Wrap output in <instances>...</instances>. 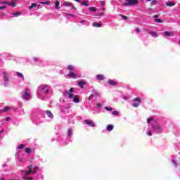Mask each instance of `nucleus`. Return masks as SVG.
I'll list each match as a JSON object with an SVG mask.
<instances>
[{"label": "nucleus", "mask_w": 180, "mask_h": 180, "mask_svg": "<svg viewBox=\"0 0 180 180\" xmlns=\"http://www.w3.org/2000/svg\"><path fill=\"white\" fill-rule=\"evenodd\" d=\"M6 6H0V11H4V9H6Z\"/></svg>", "instance_id": "obj_47"}, {"label": "nucleus", "mask_w": 180, "mask_h": 180, "mask_svg": "<svg viewBox=\"0 0 180 180\" xmlns=\"http://www.w3.org/2000/svg\"><path fill=\"white\" fill-rule=\"evenodd\" d=\"M172 163L174 164V165H175V167H176L178 165V164L176 163V160L174 159L172 160Z\"/></svg>", "instance_id": "obj_37"}, {"label": "nucleus", "mask_w": 180, "mask_h": 180, "mask_svg": "<svg viewBox=\"0 0 180 180\" xmlns=\"http://www.w3.org/2000/svg\"><path fill=\"white\" fill-rule=\"evenodd\" d=\"M154 18H158V15H155Z\"/></svg>", "instance_id": "obj_62"}, {"label": "nucleus", "mask_w": 180, "mask_h": 180, "mask_svg": "<svg viewBox=\"0 0 180 180\" xmlns=\"http://www.w3.org/2000/svg\"><path fill=\"white\" fill-rule=\"evenodd\" d=\"M105 13H100L99 16H103Z\"/></svg>", "instance_id": "obj_53"}, {"label": "nucleus", "mask_w": 180, "mask_h": 180, "mask_svg": "<svg viewBox=\"0 0 180 180\" xmlns=\"http://www.w3.org/2000/svg\"><path fill=\"white\" fill-rule=\"evenodd\" d=\"M84 123L86 124H88L90 127H96V124H95V122L91 120H84Z\"/></svg>", "instance_id": "obj_10"}, {"label": "nucleus", "mask_w": 180, "mask_h": 180, "mask_svg": "<svg viewBox=\"0 0 180 180\" xmlns=\"http://www.w3.org/2000/svg\"><path fill=\"white\" fill-rule=\"evenodd\" d=\"M37 8H38V9H39V8H40V5H39V6H37Z\"/></svg>", "instance_id": "obj_60"}, {"label": "nucleus", "mask_w": 180, "mask_h": 180, "mask_svg": "<svg viewBox=\"0 0 180 180\" xmlns=\"http://www.w3.org/2000/svg\"><path fill=\"white\" fill-rule=\"evenodd\" d=\"M60 1H56V2H55V8H56V9H60Z\"/></svg>", "instance_id": "obj_25"}, {"label": "nucleus", "mask_w": 180, "mask_h": 180, "mask_svg": "<svg viewBox=\"0 0 180 180\" xmlns=\"http://www.w3.org/2000/svg\"><path fill=\"white\" fill-rule=\"evenodd\" d=\"M149 34H150L151 37H153V39H156V37H158V34L155 32H150Z\"/></svg>", "instance_id": "obj_15"}, {"label": "nucleus", "mask_w": 180, "mask_h": 180, "mask_svg": "<svg viewBox=\"0 0 180 180\" xmlns=\"http://www.w3.org/2000/svg\"><path fill=\"white\" fill-rule=\"evenodd\" d=\"M11 110V107L9 106H6L2 110V112H9Z\"/></svg>", "instance_id": "obj_26"}, {"label": "nucleus", "mask_w": 180, "mask_h": 180, "mask_svg": "<svg viewBox=\"0 0 180 180\" xmlns=\"http://www.w3.org/2000/svg\"><path fill=\"white\" fill-rule=\"evenodd\" d=\"M79 24L83 26H85V25H88V21H86L85 20H82V21L79 22Z\"/></svg>", "instance_id": "obj_22"}, {"label": "nucleus", "mask_w": 180, "mask_h": 180, "mask_svg": "<svg viewBox=\"0 0 180 180\" xmlns=\"http://www.w3.org/2000/svg\"><path fill=\"white\" fill-rule=\"evenodd\" d=\"M77 84H78V86H79V88H84V85H85V84H86V82H85L84 81H78Z\"/></svg>", "instance_id": "obj_16"}, {"label": "nucleus", "mask_w": 180, "mask_h": 180, "mask_svg": "<svg viewBox=\"0 0 180 180\" xmlns=\"http://www.w3.org/2000/svg\"><path fill=\"white\" fill-rule=\"evenodd\" d=\"M8 60H13V56H11V58H8Z\"/></svg>", "instance_id": "obj_57"}, {"label": "nucleus", "mask_w": 180, "mask_h": 180, "mask_svg": "<svg viewBox=\"0 0 180 180\" xmlns=\"http://www.w3.org/2000/svg\"><path fill=\"white\" fill-rule=\"evenodd\" d=\"M151 0H146L147 2H150Z\"/></svg>", "instance_id": "obj_59"}, {"label": "nucleus", "mask_w": 180, "mask_h": 180, "mask_svg": "<svg viewBox=\"0 0 180 180\" xmlns=\"http://www.w3.org/2000/svg\"><path fill=\"white\" fill-rule=\"evenodd\" d=\"M93 95L94 96H98V95H99V93H98V91H94Z\"/></svg>", "instance_id": "obj_41"}, {"label": "nucleus", "mask_w": 180, "mask_h": 180, "mask_svg": "<svg viewBox=\"0 0 180 180\" xmlns=\"http://www.w3.org/2000/svg\"><path fill=\"white\" fill-rule=\"evenodd\" d=\"M147 136H153V133L151 132V131H148Z\"/></svg>", "instance_id": "obj_49"}, {"label": "nucleus", "mask_w": 180, "mask_h": 180, "mask_svg": "<svg viewBox=\"0 0 180 180\" xmlns=\"http://www.w3.org/2000/svg\"><path fill=\"white\" fill-rule=\"evenodd\" d=\"M94 94H91L89 97V101H91V99H94Z\"/></svg>", "instance_id": "obj_45"}, {"label": "nucleus", "mask_w": 180, "mask_h": 180, "mask_svg": "<svg viewBox=\"0 0 180 180\" xmlns=\"http://www.w3.org/2000/svg\"><path fill=\"white\" fill-rule=\"evenodd\" d=\"M4 131V129H1V130L0 131V134H2Z\"/></svg>", "instance_id": "obj_55"}, {"label": "nucleus", "mask_w": 180, "mask_h": 180, "mask_svg": "<svg viewBox=\"0 0 180 180\" xmlns=\"http://www.w3.org/2000/svg\"><path fill=\"white\" fill-rule=\"evenodd\" d=\"M25 144H20L18 146H17V150H23L25 148Z\"/></svg>", "instance_id": "obj_24"}, {"label": "nucleus", "mask_w": 180, "mask_h": 180, "mask_svg": "<svg viewBox=\"0 0 180 180\" xmlns=\"http://www.w3.org/2000/svg\"><path fill=\"white\" fill-rule=\"evenodd\" d=\"M23 179H27V180H32L33 179V177H23Z\"/></svg>", "instance_id": "obj_44"}, {"label": "nucleus", "mask_w": 180, "mask_h": 180, "mask_svg": "<svg viewBox=\"0 0 180 180\" xmlns=\"http://www.w3.org/2000/svg\"><path fill=\"white\" fill-rule=\"evenodd\" d=\"M91 26H93V27H102V22H93L91 24Z\"/></svg>", "instance_id": "obj_12"}, {"label": "nucleus", "mask_w": 180, "mask_h": 180, "mask_svg": "<svg viewBox=\"0 0 180 180\" xmlns=\"http://www.w3.org/2000/svg\"><path fill=\"white\" fill-rule=\"evenodd\" d=\"M82 5H83L84 6H89L88 3H86V1L82 2Z\"/></svg>", "instance_id": "obj_40"}, {"label": "nucleus", "mask_w": 180, "mask_h": 180, "mask_svg": "<svg viewBox=\"0 0 180 180\" xmlns=\"http://www.w3.org/2000/svg\"><path fill=\"white\" fill-rule=\"evenodd\" d=\"M9 120H11V117H7L6 118V122H9Z\"/></svg>", "instance_id": "obj_51"}, {"label": "nucleus", "mask_w": 180, "mask_h": 180, "mask_svg": "<svg viewBox=\"0 0 180 180\" xmlns=\"http://www.w3.org/2000/svg\"><path fill=\"white\" fill-rule=\"evenodd\" d=\"M153 130L158 134L162 133V127L158 124H153Z\"/></svg>", "instance_id": "obj_8"}, {"label": "nucleus", "mask_w": 180, "mask_h": 180, "mask_svg": "<svg viewBox=\"0 0 180 180\" xmlns=\"http://www.w3.org/2000/svg\"><path fill=\"white\" fill-rule=\"evenodd\" d=\"M133 102L131 106H133V108H139L140 103H141V98L140 97H136L133 99Z\"/></svg>", "instance_id": "obj_6"}, {"label": "nucleus", "mask_w": 180, "mask_h": 180, "mask_svg": "<svg viewBox=\"0 0 180 180\" xmlns=\"http://www.w3.org/2000/svg\"><path fill=\"white\" fill-rule=\"evenodd\" d=\"M27 169L28 170H22V173L24 174V175H30V174H36L37 172H39V171H40V169L37 166L34 167L33 169L32 165L28 166Z\"/></svg>", "instance_id": "obj_3"}, {"label": "nucleus", "mask_w": 180, "mask_h": 180, "mask_svg": "<svg viewBox=\"0 0 180 180\" xmlns=\"http://www.w3.org/2000/svg\"><path fill=\"white\" fill-rule=\"evenodd\" d=\"M68 16H72V17H74V16H75V15H73V14H68Z\"/></svg>", "instance_id": "obj_54"}, {"label": "nucleus", "mask_w": 180, "mask_h": 180, "mask_svg": "<svg viewBox=\"0 0 180 180\" xmlns=\"http://www.w3.org/2000/svg\"><path fill=\"white\" fill-rule=\"evenodd\" d=\"M108 84L111 85L112 86H116V85H117V82H116L113 79H109Z\"/></svg>", "instance_id": "obj_11"}, {"label": "nucleus", "mask_w": 180, "mask_h": 180, "mask_svg": "<svg viewBox=\"0 0 180 180\" xmlns=\"http://www.w3.org/2000/svg\"><path fill=\"white\" fill-rule=\"evenodd\" d=\"M105 110H107L108 112H112V110H113V109L111 107H108L105 106Z\"/></svg>", "instance_id": "obj_31"}, {"label": "nucleus", "mask_w": 180, "mask_h": 180, "mask_svg": "<svg viewBox=\"0 0 180 180\" xmlns=\"http://www.w3.org/2000/svg\"><path fill=\"white\" fill-rule=\"evenodd\" d=\"M151 122H154V117H149V118L147 119V123H148V124H150V123H151Z\"/></svg>", "instance_id": "obj_28"}, {"label": "nucleus", "mask_w": 180, "mask_h": 180, "mask_svg": "<svg viewBox=\"0 0 180 180\" xmlns=\"http://www.w3.org/2000/svg\"><path fill=\"white\" fill-rule=\"evenodd\" d=\"M127 2L124 4V6H133L139 4L138 0H125Z\"/></svg>", "instance_id": "obj_7"}, {"label": "nucleus", "mask_w": 180, "mask_h": 180, "mask_svg": "<svg viewBox=\"0 0 180 180\" xmlns=\"http://www.w3.org/2000/svg\"><path fill=\"white\" fill-rule=\"evenodd\" d=\"M34 61H35V62L39 61V58L34 57Z\"/></svg>", "instance_id": "obj_50"}, {"label": "nucleus", "mask_w": 180, "mask_h": 180, "mask_svg": "<svg viewBox=\"0 0 180 180\" xmlns=\"http://www.w3.org/2000/svg\"><path fill=\"white\" fill-rule=\"evenodd\" d=\"M16 162H22V159H18Z\"/></svg>", "instance_id": "obj_52"}, {"label": "nucleus", "mask_w": 180, "mask_h": 180, "mask_svg": "<svg viewBox=\"0 0 180 180\" xmlns=\"http://www.w3.org/2000/svg\"><path fill=\"white\" fill-rule=\"evenodd\" d=\"M75 1H76V2H79V0H75Z\"/></svg>", "instance_id": "obj_61"}, {"label": "nucleus", "mask_w": 180, "mask_h": 180, "mask_svg": "<svg viewBox=\"0 0 180 180\" xmlns=\"http://www.w3.org/2000/svg\"><path fill=\"white\" fill-rule=\"evenodd\" d=\"M3 77L4 79V86H8V85H9V77L8 76V73L3 72Z\"/></svg>", "instance_id": "obj_9"}, {"label": "nucleus", "mask_w": 180, "mask_h": 180, "mask_svg": "<svg viewBox=\"0 0 180 180\" xmlns=\"http://www.w3.org/2000/svg\"><path fill=\"white\" fill-rule=\"evenodd\" d=\"M66 96L69 99H72L75 103H79V97L77 95H74V88H70L69 91H67Z\"/></svg>", "instance_id": "obj_2"}, {"label": "nucleus", "mask_w": 180, "mask_h": 180, "mask_svg": "<svg viewBox=\"0 0 180 180\" xmlns=\"http://www.w3.org/2000/svg\"><path fill=\"white\" fill-rule=\"evenodd\" d=\"M155 22H157V23H162V20L158 18H155Z\"/></svg>", "instance_id": "obj_35"}, {"label": "nucleus", "mask_w": 180, "mask_h": 180, "mask_svg": "<svg viewBox=\"0 0 180 180\" xmlns=\"http://www.w3.org/2000/svg\"><path fill=\"white\" fill-rule=\"evenodd\" d=\"M172 33L168 32V31H166L165 32L162 33V36H164L165 37H171Z\"/></svg>", "instance_id": "obj_14"}, {"label": "nucleus", "mask_w": 180, "mask_h": 180, "mask_svg": "<svg viewBox=\"0 0 180 180\" xmlns=\"http://www.w3.org/2000/svg\"><path fill=\"white\" fill-rule=\"evenodd\" d=\"M45 113L47 115L48 117H49L50 119H53V113H51V111L46 110Z\"/></svg>", "instance_id": "obj_17"}, {"label": "nucleus", "mask_w": 180, "mask_h": 180, "mask_svg": "<svg viewBox=\"0 0 180 180\" xmlns=\"http://www.w3.org/2000/svg\"><path fill=\"white\" fill-rule=\"evenodd\" d=\"M156 4H157V0H153L151 2L150 5H151V6H154V5H155Z\"/></svg>", "instance_id": "obj_38"}, {"label": "nucleus", "mask_w": 180, "mask_h": 180, "mask_svg": "<svg viewBox=\"0 0 180 180\" xmlns=\"http://www.w3.org/2000/svg\"><path fill=\"white\" fill-rule=\"evenodd\" d=\"M50 86L47 84L39 85L37 90V96L39 99L41 101L44 100L46 95L50 94Z\"/></svg>", "instance_id": "obj_1"}, {"label": "nucleus", "mask_w": 180, "mask_h": 180, "mask_svg": "<svg viewBox=\"0 0 180 180\" xmlns=\"http://www.w3.org/2000/svg\"><path fill=\"white\" fill-rule=\"evenodd\" d=\"M68 78H72L73 79H77V78H81V75L78 74L77 71L70 72L67 75Z\"/></svg>", "instance_id": "obj_5"}, {"label": "nucleus", "mask_w": 180, "mask_h": 180, "mask_svg": "<svg viewBox=\"0 0 180 180\" xmlns=\"http://www.w3.org/2000/svg\"><path fill=\"white\" fill-rule=\"evenodd\" d=\"M1 4H2V5H9L8 1H2Z\"/></svg>", "instance_id": "obj_43"}, {"label": "nucleus", "mask_w": 180, "mask_h": 180, "mask_svg": "<svg viewBox=\"0 0 180 180\" xmlns=\"http://www.w3.org/2000/svg\"><path fill=\"white\" fill-rule=\"evenodd\" d=\"M89 11H91V12H96V8L91 7L89 8Z\"/></svg>", "instance_id": "obj_36"}, {"label": "nucleus", "mask_w": 180, "mask_h": 180, "mask_svg": "<svg viewBox=\"0 0 180 180\" xmlns=\"http://www.w3.org/2000/svg\"><path fill=\"white\" fill-rule=\"evenodd\" d=\"M22 99L29 101V99H30V89L26 88L24 91H22Z\"/></svg>", "instance_id": "obj_4"}, {"label": "nucleus", "mask_w": 180, "mask_h": 180, "mask_svg": "<svg viewBox=\"0 0 180 180\" xmlns=\"http://www.w3.org/2000/svg\"><path fill=\"white\" fill-rule=\"evenodd\" d=\"M41 5H50V1L40 2Z\"/></svg>", "instance_id": "obj_29"}, {"label": "nucleus", "mask_w": 180, "mask_h": 180, "mask_svg": "<svg viewBox=\"0 0 180 180\" xmlns=\"http://www.w3.org/2000/svg\"><path fill=\"white\" fill-rule=\"evenodd\" d=\"M72 129L70 128L68 129V137H71L72 136Z\"/></svg>", "instance_id": "obj_20"}, {"label": "nucleus", "mask_w": 180, "mask_h": 180, "mask_svg": "<svg viewBox=\"0 0 180 180\" xmlns=\"http://www.w3.org/2000/svg\"><path fill=\"white\" fill-rule=\"evenodd\" d=\"M18 75V77H19L20 78H22V81H25V76H23V74L20 73V72H17L16 74Z\"/></svg>", "instance_id": "obj_23"}, {"label": "nucleus", "mask_w": 180, "mask_h": 180, "mask_svg": "<svg viewBox=\"0 0 180 180\" xmlns=\"http://www.w3.org/2000/svg\"><path fill=\"white\" fill-rule=\"evenodd\" d=\"M36 6H37V4L33 3L31 6L28 7V9H33V8H36Z\"/></svg>", "instance_id": "obj_27"}, {"label": "nucleus", "mask_w": 180, "mask_h": 180, "mask_svg": "<svg viewBox=\"0 0 180 180\" xmlns=\"http://www.w3.org/2000/svg\"><path fill=\"white\" fill-rule=\"evenodd\" d=\"M72 8L75 11V9H77V8H75V6H72Z\"/></svg>", "instance_id": "obj_58"}, {"label": "nucleus", "mask_w": 180, "mask_h": 180, "mask_svg": "<svg viewBox=\"0 0 180 180\" xmlns=\"http://www.w3.org/2000/svg\"><path fill=\"white\" fill-rule=\"evenodd\" d=\"M179 44H180V40H179Z\"/></svg>", "instance_id": "obj_64"}, {"label": "nucleus", "mask_w": 180, "mask_h": 180, "mask_svg": "<svg viewBox=\"0 0 180 180\" xmlns=\"http://www.w3.org/2000/svg\"><path fill=\"white\" fill-rule=\"evenodd\" d=\"M13 16H20L22 13L20 12H15L13 13Z\"/></svg>", "instance_id": "obj_34"}, {"label": "nucleus", "mask_w": 180, "mask_h": 180, "mask_svg": "<svg viewBox=\"0 0 180 180\" xmlns=\"http://www.w3.org/2000/svg\"><path fill=\"white\" fill-rule=\"evenodd\" d=\"M31 151H32V149H30V148H25V153H27V154H30Z\"/></svg>", "instance_id": "obj_33"}, {"label": "nucleus", "mask_w": 180, "mask_h": 180, "mask_svg": "<svg viewBox=\"0 0 180 180\" xmlns=\"http://www.w3.org/2000/svg\"><path fill=\"white\" fill-rule=\"evenodd\" d=\"M102 9H103V11H105V8H103Z\"/></svg>", "instance_id": "obj_63"}, {"label": "nucleus", "mask_w": 180, "mask_h": 180, "mask_svg": "<svg viewBox=\"0 0 180 180\" xmlns=\"http://www.w3.org/2000/svg\"><path fill=\"white\" fill-rule=\"evenodd\" d=\"M65 6H71L72 4L71 2L65 1L64 3Z\"/></svg>", "instance_id": "obj_32"}, {"label": "nucleus", "mask_w": 180, "mask_h": 180, "mask_svg": "<svg viewBox=\"0 0 180 180\" xmlns=\"http://www.w3.org/2000/svg\"><path fill=\"white\" fill-rule=\"evenodd\" d=\"M113 127L114 126L112 124H108L106 128L107 131H112V130H113Z\"/></svg>", "instance_id": "obj_19"}, {"label": "nucleus", "mask_w": 180, "mask_h": 180, "mask_svg": "<svg viewBox=\"0 0 180 180\" xmlns=\"http://www.w3.org/2000/svg\"><path fill=\"white\" fill-rule=\"evenodd\" d=\"M101 5H105V1H101Z\"/></svg>", "instance_id": "obj_56"}, {"label": "nucleus", "mask_w": 180, "mask_h": 180, "mask_svg": "<svg viewBox=\"0 0 180 180\" xmlns=\"http://www.w3.org/2000/svg\"><path fill=\"white\" fill-rule=\"evenodd\" d=\"M112 115H113L114 116H117V115H119V112H117V111H113V112H112Z\"/></svg>", "instance_id": "obj_42"}, {"label": "nucleus", "mask_w": 180, "mask_h": 180, "mask_svg": "<svg viewBox=\"0 0 180 180\" xmlns=\"http://www.w3.org/2000/svg\"><path fill=\"white\" fill-rule=\"evenodd\" d=\"M97 108H102V104L101 103H98L96 104Z\"/></svg>", "instance_id": "obj_46"}, {"label": "nucleus", "mask_w": 180, "mask_h": 180, "mask_svg": "<svg viewBox=\"0 0 180 180\" xmlns=\"http://www.w3.org/2000/svg\"><path fill=\"white\" fill-rule=\"evenodd\" d=\"M96 79H98V81H103L105 79V76L103 75H97Z\"/></svg>", "instance_id": "obj_13"}, {"label": "nucleus", "mask_w": 180, "mask_h": 180, "mask_svg": "<svg viewBox=\"0 0 180 180\" xmlns=\"http://www.w3.org/2000/svg\"><path fill=\"white\" fill-rule=\"evenodd\" d=\"M8 5H10L11 6H13V8L16 7V0H13L12 1H10L8 3Z\"/></svg>", "instance_id": "obj_18"}, {"label": "nucleus", "mask_w": 180, "mask_h": 180, "mask_svg": "<svg viewBox=\"0 0 180 180\" xmlns=\"http://www.w3.org/2000/svg\"><path fill=\"white\" fill-rule=\"evenodd\" d=\"M120 16L122 19H124V20H127V16L123 15H120Z\"/></svg>", "instance_id": "obj_39"}, {"label": "nucleus", "mask_w": 180, "mask_h": 180, "mask_svg": "<svg viewBox=\"0 0 180 180\" xmlns=\"http://www.w3.org/2000/svg\"><path fill=\"white\" fill-rule=\"evenodd\" d=\"M68 70H69L70 71H75V67L71 65H69L68 66Z\"/></svg>", "instance_id": "obj_21"}, {"label": "nucleus", "mask_w": 180, "mask_h": 180, "mask_svg": "<svg viewBox=\"0 0 180 180\" xmlns=\"http://www.w3.org/2000/svg\"><path fill=\"white\" fill-rule=\"evenodd\" d=\"M135 32H136V33H138V34H139V33H140V29L136 28Z\"/></svg>", "instance_id": "obj_48"}, {"label": "nucleus", "mask_w": 180, "mask_h": 180, "mask_svg": "<svg viewBox=\"0 0 180 180\" xmlns=\"http://www.w3.org/2000/svg\"><path fill=\"white\" fill-rule=\"evenodd\" d=\"M174 5H175V3H172V2H169V1L166 3L167 6H174Z\"/></svg>", "instance_id": "obj_30"}]
</instances>
